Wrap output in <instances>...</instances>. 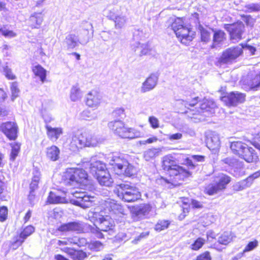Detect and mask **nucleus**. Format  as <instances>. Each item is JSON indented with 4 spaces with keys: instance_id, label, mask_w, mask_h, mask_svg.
I'll return each mask as SVG.
<instances>
[{
    "instance_id": "nucleus-19",
    "label": "nucleus",
    "mask_w": 260,
    "mask_h": 260,
    "mask_svg": "<svg viewBox=\"0 0 260 260\" xmlns=\"http://www.w3.org/2000/svg\"><path fill=\"white\" fill-rule=\"evenodd\" d=\"M239 157L244 159L248 163L256 162L259 159L255 150L252 147L248 146L247 145Z\"/></svg>"
},
{
    "instance_id": "nucleus-48",
    "label": "nucleus",
    "mask_w": 260,
    "mask_h": 260,
    "mask_svg": "<svg viewBox=\"0 0 260 260\" xmlns=\"http://www.w3.org/2000/svg\"><path fill=\"white\" fill-rule=\"evenodd\" d=\"M170 222L168 220H159L155 225V229L157 231H161L168 228Z\"/></svg>"
},
{
    "instance_id": "nucleus-46",
    "label": "nucleus",
    "mask_w": 260,
    "mask_h": 260,
    "mask_svg": "<svg viewBox=\"0 0 260 260\" xmlns=\"http://www.w3.org/2000/svg\"><path fill=\"white\" fill-rule=\"evenodd\" d=\"M10 89L12 94L11 100L14 101L19 96L20 93V90L18 87V83L16 82H12L10 86Z\"/></svg>"
},
{
    "instance_id": "nucleus-30",
    "label": "nucleus",
    "mask_w": 260,
    "mask_h": 260,
    "mask_svg": "<svg viewBox=\"0 0 260 260\" xmlns=\"http://www.w3.org/2000/svg\"><path fill=\"white\" fill-rule=\"evenodd\" d=\"M41 173L39 170L35 168L33 170L31 181L29 184V191H35L38 188V184L40 180Z\"/></svg>"
},
{
    "instance_id": "nucleus-7",
    "label": "nucleus",
    "mask_w": 260,
    "mask_h": 260,
    "mask_svg": "<svg viewBox=\"0 0 260 260\" xmlns=\"http://www.w3.org/2000/svg\"><path fill=\"white\" fill-rule=\"evenodd\" d=\"M66 178L67 183L71 186H76L85 183L87 181L88 175L82 169L71 168L67 171Z\"/></svg>"
},
{
    "instance_id": "nucleus-21",
    "label": "nucleus",
    "mask_w": 260,
    "mask_h": 260,
    "mask_svg": "<svg viewBox=\"0 0 260 260\" xmlns=\"http://www.w3.org/2000/svg\"><path fill=\"white\" fill-rule=\"evenodd\" d=\"M101 96L96 91L90 92L87 96L86 105L90 107L96 108L100 104Z\"/></svg>"
},
{
    "instance_id": "nucleus-27",
    "label": "nucleus",
    "mask_w": 260,
    "mask_h": 260,
    "mask_svg": "<svg viewBox=\"0 0 260 260\" xmlns=\"http://www.w3.org/2000/svg\"><path fill=\"white\" fill-rule=\"evenodd\" d=\"M198 29L200 34L201 41L207 43L211 40V30L212 28L204 27L201 24L198 25Z\"/></svg>"
},
{
    "instance_id": "nucleus-37",
    "label": "nucleus",
    "mask_w": 260,
    "mask_h": 260,
    "mask_svg": "<svg viewBox=\"0 0 260 260\" xmlns=\"http://www.w3.org/2000/svg\"><path fill=\"white\" fill-rule=\"evenodd\" d=\"M248 89L256 91L260 87V74L255 75L251 80L247 82Z\"/></svg>"
},
{
    "instance_id": "nucleus-35",
    "label": "nucleus",
    "mask_w": 260,
    "mask_h": 260,
    "mask_svg": "<svg viewBox=\"0 0 260 260\" xmlns=\"http://www.w3.org/2000/svg\"><path fill=\"white\" fill-rule=\"evenodd\" d=\"M32 70L35 75L39 77L43 83L46 80V71L40 64L34 66Z\"/></svg>"
},
{
    "instance_id": "nucleus-53",
    "label": "nucleus",
    "mask_w": 260,
    "mask_h": 260,
    "mask_svg": "<svg viewBox=\"0 0 260 260\" xmlns=\"http://www.w3.org/2000/svg\"><path fill=\"white\" fill-rule=\"evenodd\" d=\"M222 161L232 168L236 167L238 165V160L234 157H227L222 160Z\"/></svg>"
},
{
    "instance_id": "nucleus-9",
    "label": "nucleus",
    "mask_w": 260,
    "mask_h": 260,
    "mask_svg": "<svg viewBox=\"0 0 260 260\" xmlns=\"http://www.w3.org/2000/svg\"><path fill=\"white\" fill-rule=\"evenodd\" d=\"M75 199L70 200V203L83 208H87L92 206L94 202V197L87 195L85 192L76 191L73 193Z\"/></svg>"
},
{
    "instance_id": "nucleus-17",
    "label": "nucleus",
    "mask_w": 260,
    "mask_h": 260,
    "mask_svg": "<svg viewBox=\"0 0 260 260\" xmlns=\"http://www.w3.org/2000/svg\"><path fill=\"white\" fill-rule=\"evenodd\" d=\"M158 79V74L157 73L151 74L142 83L141 92L145 93L154 89L157 84Z\"/></svg>"
},
{
    "instance_id": "nucleus-6",
    "label": "nucleus",
    "mask_w": 260,
    "mask_h": 260,
    "mask_svg": "<svg viewBox=\"0 0 260 260\" xmlns=\"http://www.w3.org/2000/svg\"><path fill=\"white\" fill-rule=\"evenodd\" d=\"M108 126L114 134L122 138L132 139L139 137L141 135L140 132L134 128L126 127L121 120L111 121L108 123Z\"/></svg>"
},
{
    "instance_id": "nucleus-25",
    "label": "nucleus",
    "mask_w": 260,
    "mask_h": 260,
    "mask_svg": "<svg viewBox=\"0 0 260 260\" xmlns=\"http://www.w3.org/2000/svg\"><path fill=\"white\" fill-rule=\"evenodd\" d=\"M43 20L42 13H34L29 17V25L32 28H39Z\"/></svg>"
},
{
    "instance_id": "nucleus-15",
    "label": "nucleus",
    "mask_w": 260,
    "mask_h": 260,
    "mask_svg": "<svg viewBox=\"0 0 260 260\" xmlns=\"http://www.w3.org/2000/svg\"><path fill=\"white\" fill-rule=\"evenodd\" d=\"M245 94L238 91L231 92L223 96L222 100L228 106H236L243 103L245 100Z\"/></svg>"
},
{
    "instance_id": "nucleus-57",
    "label": "nucleus",
    "mask_w": 260,
    "mask_h": 260,
    "mask_svg": "<svg viewBox=\"0 0 260 260\" xmlns=\"http://www.w3.org/2000/svg\"><path fill=\"white\" fill-rule=\"evenodd\" d=\"M258 246V241L256 240H255L253 241H251L249 242V243L245 247L244 250H243L244 252H248L253 250Z\"/></svg>"
},
{
    "instance_id": "nucleus-28",
    "label": "nucleus",
    "mask_w": 260,
    "mask_h": 260,
    "mask_svg": "<svg viewBox=\"0 0 260 260\" xmlns=\"http://www.w3.org/2000/svg\"><path fill=\"white\" fill-rule=\"evenodd\" d=\"M106 168L105 164L101 161H96L90 164L89 167L90 172L95 177L103 170H105Z\"/></svg>"
},
{
    "instance_id": "nucleus-47",
    "label": "nucleus",
    "mask_w": 260,
    "mask_h": 260,
    "mask_svg": "<svg viewBox=\"0 0 260 260\" xmlns=\"http://www.w3.org/2000/svg\"><path fill=\"white\" fill-rule=\"evenodd\" d=\"M24 240L25 239L20 235L14 237L11 245V248L13 249H16L23 243Z\"/></svg>"
},
{
    "instance_id": "nucleus-8",
    "label": "nucleus",
    "mask_w": 260,
    "mask_h": 260,
    "mask_svg": "<svg viewBox=\"0 0 260 260\" xmlns=\"http://www.w3.org/2000/svg\"><path fill=\"white\" fill-rule=\"evenodd\" d=\"M243 47L237 46L226 49L218 59L221 64L231 63L243 53Z\"/></svg>"
},
{
    "instance_id": "nucleus-59",
    "label": "nucleus",
    "mask_w": 260,
    "mask_h": 260,
    "mask_svg": "<svg viewBox=\"0 0 260 260\" xmlns=\"http://www.w3.org/2000/svg\"><path fill=\"white\" fill-rule=\"evenodd\" d=\"M28 200L31 206H34L37 202V197L36 196L35 191H29L28 196Z\"/></svg>"
},
{
    "instance_id": "nucleus-10",
    "label": "nucleus",
    "mask_w": 260,
    "mask_h": 260,
    "mask_svg": "<svg viewBox=\"0 0 260 260\" xmlns=\"http://www.w3.org/2000/svg\"><path fill=\"white\" fill-rule=\"evenodd\" d=\"M128 208L133 219L136 221L144 219L151 209V206L149 204H141Z\"/></svg>"
},
{
    "instance_id": "nucleus-61",
    "label": "nucleus",
    "mask_w": 260,
    "mask_h": 260,
    "mask_svg": "<svg viewBox=\"0 0 260 260\" xmlns=\"http://www.w3.org/2000/svg\"><path fill=\"white\" fill-rule=\"evenodd\" d=\"M168 139L171 141L180 140L182 138V134L180 133L168 135Z\"/></svg>"
},
{
    "instance_id": "nucleus-51",
    "label": "nucleus",
    "mask_w": 260,
    "mask_h": 260,
    "mask_svg": "<svg viewBox=\"0 0 260 260\" xmlns=\"http://www.w3.org/2000/svg\"><path fill=\"white\" fill-rule=\"evenodd\" d=\"M87 229L92 233L95 234L96 237L98 238H104L103 234L101 233V230L100 228L95 225V226H92L88 224Z\"/></svg>"
},
{
    "instance_id": "nucleus-1",
    "label": "nucleus",
    "mask_w": 260,
    "mask_h": 260,
    "mask_svg": "<svg viewBox=\"0 0 260 260\" xmlns=\"http://www.w3.org/2000/svg\"><path fill=\"white\" fill-rule=\"evenodd\" d=\"M98 143L97 138L92 134L86 132H77L72 135L70 148L73 151H76L86 147L96 146Z\"/></svg>"
},
{
    "instance_id": "nucleus-52",
    "label": "nucleus",
    "mask_w": 260,
    "mask_h": 260,
    "mask_svg": "<svg viewBox=\"0 0 260 260\" xmlns=\"http://www.w3.org/2000/svg\"><path fill=\"white\" fill-rule=\"evenodd\" d=\"M245 8L246 9V12L248 13H252L260 11V4L251 3L245 5Z\"/></svg>"
},
{
    "instance_id": "nucleus-20",
    "label": "nucleus",
    "mask_w": 260,
    "mask_h": 260,
    "mask_svg": "<svg viewBox=\"0 0 260 260\" xmlns=\"http://www.w3.org/2000/svg\"><path fill=\"white\" fill-rule=\"evenodd\" d=\"M78 37L74 34H69L63 41V47L68 50H73L79 46Z\"/></svg>"
},
{
    "instance_id": "nucleus-55",
    "label": "nucleus",
    "mask_w": 260,
    "mask_h": 260,
    "mask_svg": "<svg viewBox=\"0 0 260 260\" xmlns=\"http://www.w3.org/2000/svg\"><path fill=\"white\" fill-rule=\"evenodd\" d=\"M2 68L6 77L8 79L13 80L16 78V76L13 74L11 69L8 66H5Z\"/></svg>"
},
{
    "instance_id": "nucleus-31",
    "label": "nucleus",
    "mask_w": 260,
    "mask_h": 260,
    "mask_svg": "<svg viewBox=\"0 0 260 260\" xmlns=\"http://www.w3.org/2000/svg\"><path fill=\"white\" fill-rule=\"evenodd\" d=\"M137 169L133 165L127 162L125 166L123 167L121 173L118 174V175H123L126 177H133L136 175Z\"/></svg>"
},
{
    "instance_id": "nucleus-13",
    "label": "nucleus",
    "mask_w": 260,
    "mask_h": 260,
    "mask_svg": "<svg viewBox=\"0 0 260 260\" xmlns=\"http://www.w3.org/2000/svg\"><path fill=\"white\" fill-rule=\"evenodd\" d=\"M93 217L95 218L96 222L99 223L100 230L103 232H112L114 226L113 220L109 216H103L98 213L93 214Z\"/></svg>"
},
{
    "instance_id": "nucleus-4",
    "label": "nucleus",
    "mask_w": 260,
    "mask_h": 260,
    "mask_svg": "<svg viewBox=\"0 0 260 260\" xmlns=\"http://www.w3.org/2000/svg\"><path fill=\"white\" fill-rule=\"evenodd\" d=\"M171 29L175 33L176 37L181 40L183 44H187L191 41L194 36V32L184 25L182 18H176L172 19Z\"/></svg>"
},
{
    "instance_id": "nucleus-16",
    "label": "nucleus",
    "mask_w": 260,
    "mask_h": 260,
    "mask_svg": "<svg viewBox=\"0 0 260 260\" xmlns=\"http://www.w3.org/2000/svg\"><path fill=\"white\" fill-rule=\"evenodd\" d=\"M88 224L79 222H70L61 224L58 229L60 232L74 231L78 233L84 232Z\"/></svg>"
},
{
    "instance_id": "nucleus-18",
    "label": "nucleus",
    "mask_w": 260,
    "mask_h": 260,
    "mask_svg": "<svg viewBox=\"0 0 260 260\" xmlns=\"http://www.w3.org/2000/svg\"><path fill=\"white\" fill-rule=\"evenodd\" d=\"M128 160L123 155L113 156L110 161V165L113 167L116 174H120L122 171L123 167L125 166Z\"/></svg>"
},
{
    "instance_id": "nucleus-44",
    "label": "nucleus",
    "mask_w": 260,
    "mask_h": 260,
    "mask_svg": "<svg viewBox=\"0 0 260 260\" xmlns=\"http://www.w3.org/2000/svg\"><path fill=\"white\" fill-rule=\"evenodd\" d=\"M231 234L230 232H224L219 238L218 241L220 244L226 245L232 240Z\"/></svg>"
},
{
    "instance_id": "nucleus-2",
    "label": "nucleus",
    "mask_w": 260,
    "mask_h": 260,
    "mask_svg": "<svg viewBox=\"0 0 260 260\" xmlns=\"http://www.w3.org/2000/svg\"><path fill=\"white\" fill-rule=\"evenodd\" d=\"M114 191L119 199L125 202H134L141 198L139 189L128 182L117 184Z\"/></svg>"
},
{
    "instance_id": "nucleus-42",
    "label": "nucleus",
    "mask_w": 260,
    "mask_h": 260,
    "mask_svg": "<svg viewBox=\"0 0 260 260\" xmlns=\"http://www.w3.org/2000/svg\"><path fill=\"white\" fill-rule=\"evenodd\" d=\"M107 176H104L102 178L97 179L99 183L103 186H110L113 181L110 174H106Z\"/></svg>"
},
{
    "instance_id": "nucleus-39",
    "label": "nucleus",
    "mask_w": 260,
    "mask_h": 260,
    "mask_svg": "<svg viewBox=\"0 0 260 260\" xmlns=\"http://www.w3.org/2000/svg\"><path fill=\"white\" fill-rule=\"evenodd\" d=\"M82 97V92L77 86H74L71 90L70 98L72 101L75 102Z\"/></svg>"
},
{
    "instance_id": "nucleus-56",
    "label": "nucleus",
    "mask_w": 260,
    "mask_h": 260,
    "mask_svg": "<svg viewBox=\"0 0 260 260\" xmlns=\"http://www.w3.org/2000/svg\"><path fill=\"white\" fill-rule=\"evenodd\" d=\"M112 115L113 117L117 118H123L125 117L124 109L122 108L116 109L112 112Z\"/></svg>"
},
{
    "instance_id": "nucleus-3",
    "label": "nucleus",
    "mask_w": 260,
    "mask_h": 260,
    "mask_svg": "<svg viewBox=\"0 0 260 260\" xmlns=\"http://www.w3.org/2000/svg\"><path fill=\"white\" fill-rule=\"evenodd\" d=\"M162 167L164 171L168 172L170 177H174L175 181L183 180L190 175L189 172L178 165L171 156L167 155L163 157Z\"/></svg>"
},
{
    "instance_id": "nucleus-24",
    "label": "nucleus",
    "mask_w": 260,
    "mask_h": 260,
    "mask_svg": "<svg viewBox=\"0 0 260 260\" xmlns=\"http://www.w3.org/2000/svg\"><path fill=\"white\" fill-rule=\"evenodd\" d=\"M247 144L240 141H235L230 142V148L232 152L236 155L240 156Z\"/></svg>"
},
{
    "instance_id": "nucleus-12",
    "label": "nucleus",
    "mask_w": 260,
    "mask_h": 260,
    "mask_svg": "<svg viewBox=\"0 0 260 260\" xmlns=\"http://www.w3.org/2000/svg\"><path fill=\"white\" fill-rule=\"evenodd\" d=\"M244 28V25L241 22L228 24L225 27L230 32L231 40L234 43L238 42L242 39V34Z\"/></svg>"
},
{
    "instance_id": "nucleus-45",
    "label": "nucleus",
    "mask_w": 260,
    "mask_h": 260,
    "mask_svg": "<svg viewBox=\"0 0 260 260\" xmlns=\"http://www.w3.org/2000/svg\"><path fill=\"white\" fill-rule=\"evenodd\" d=\"M81 117L83 119L90 120L96 119L97 115L93 111H91L89 110H85L81 113Z\"/></svg>"
},
{
    "instance_id": "nucleus-34",
    "label": "nucleus",
    "mask_w": 260,
    "mask_h": 260,
    "mask_svg": "<svg viewBox=\"0 0 260 260\" xmlns=\"http://www.w3.org/2000/svg\"><path fill=\"white\" fill-rule=\"evenodd\" d=\"M68 253L73 260H84L88 256L87 253L82 250L70 249Z\"/></svg>"
},
{
    "instance_id": "nucleus-64",
    "label": "nucleus",
    "mask_w": 260,
    "mask_h": 260,
    "mask_svg": "<svg viewBox=\"0 0 260 260\" xmlns=\"http://www.w3.org/2000/svg\"><path fill=\"white\" fill-rule=\"evenodd\" d=\"M211 258L209 252H206L197 257V260H211Z\"/></svg>"
},
{
    "instance_id": "nucleus-22",
    "label": "nucleus",
    "mask_w": 260,
    "mask_h": 260,
    "mask_svg": "<svg viewBox=\"0 0 260 260\" xmlns=\"http://www.w3.org/2000/svg\"><path fill=\"white\" fill-rule=\"evenodd\" d=\"M92 28V24L90 23L86 22L85 23L84 28L78 36V42L81 45H86L89 41V36L88 29Z\"/></svg>"
},
{
    "instance_id": "nucleus-36",
    "label": "nucleus",
    "mask_w": 260,
    "mask_h": 260,
    "mask_svg": "<svg viewBox=\"0 0 260 260\" xmlns=\"http://www.w3.org/2000/svg\"><path fill=\"white\" fill-rule=\"evenodd\" d=\"M160 150L157 148L149 149L144 152L143 157L145 160L149 161L159 155Z\"/></svg>"
},
{
    "instance_id": "nucleus-54",
    "label": "nucleus",
    "mask_w": 260,
    "mask_h": 260,
    "mask_svg": "<svg viewBox=\"0 0 260 260\" xmlns=\"http://www.w3.org/2000/svg\"><path fill=\"white\" fill-rule=\"evenodd\" d=\"M205 240L201 238H198L193 244L191 245L192 249L198 250L204 245Z\"/></svg>"
},
{
    "instance_id": "nucleus-40",
    "label": "nucleus",
    "mask_w": 260,
    "mask_h": 260,
    "mask_svg": "<svg viewBox=\"0 0 260 260\" xmlns=\"http://www.w3.org/2000/svg\"><path fill=\"white\" fill-rule=\"evenodd\" d=\"M252 184L251 179L248 177L244 180L238 182L234 186L235 189L237 190H242L246 188L249 187Z\"/></svg>"
},
{
    "instance_id": "nucleus-29",
    "label": "nucleus",
    "mask_w": 260,
    "mask_h": 260,
    "mask_svg": "<svg viewBox=\"0 0 260 260\" xmlns=\"http://www.w3.org/2000/svg\"><path fill=\"white\" fill-rule=\"evenodd\" d=\"M60 150L56 146L53 145L46 149L47 158L51 161H56L59 158Z\"/></svg>"
},
{
    "instance_id": "nucleus-41",
    "label": "nucleus",
    "mask_w": 260,
    "mask_h": 260,
    "mask_svg": "<svg viewBox=\"0 0 260 260\" xmlns=\"http://www.w3.org/2000/svg\"><path fill=\"white\" fill-rule=\"evenodd\" d=\"M137 50H140V53L139 54V56H140L142 55L151 54L150 53L151 49L149 48V46L147 44H140L139 43L138 46H137L136 49H135V51L136 52Z\"/></svg>"
},
{
    "instance_id": "nucleus-50",
    "label": "nucleus",
    "mask_w": 260,
    "mask_h": 260,
    "mask_svg": "<svg viewBox=\"0 0 260 260\" xmlns=\"http://www.w3.org/2000/svg\"><path fill=\"white\" fill-rule=\"evenodd\" d=\"M126 17L124 16H117L115 17V23L116 28H122L126 22Z\"/></svg>"
},
{
    "instance_id": "nucleus-38",
    "label": "nucleus",
    "mask_w": 260,
    "mask_h": 260,
    "mask_svg": "<svg viewBox=\"0 0 260 260\" xmlns=\"http://www.w3.org/2000/svg\"><path fill=\"white\" fill-rule=\"evenodd\" d=\"M11 151L10 155V159L11 161H14L18 156L20 150V144L13 143L11 144Z\"/></svg>"
},
{
    "instance_id": "nucleus-14",
    "label": "nucleus",
    "mask_w": 260,
    "mask_h": 260,
    "mask_svg": "<svg viewBox=\"0 0 260 260\" xmlns=\"http://www.w3.org/2000/svg\"><path fill=\"white\" fill-rule=\"evenodd\" d=\"M0 129L10 140H15L17 138L18 127L16 122L8 121L3 123Z\"/></svg>"
},
{
    "instance_id": "nucleus-58",
    "label": "nucleus",
    "mask_w": 260,
    "mask_h": 260,
    "mask_svg": "<svg viewBox=\"0 0 260 260\" xmlns=\"http://www.w3.org/2000/svg\"><path fill=\"white\" fill-rule=\"evenodd\" d=\"M8 214V209L5 206H3L0 208V220L1 221H5L7 217Z\"/></svg>"
},
{
    "instance_id": "nucleus-32",
    "label": "nucleus",
    "mask_w": 260,
    "mask_h": 260,
    "mask_svg": "<svg viewBox=\"0 0 260 260\" xmlns=\"http://www.w3.org/2000/svg\"><path fill=\"white\" fill-rule=\"evenodd\" d=\"M220 142L218 135L213 134L210 138L208 139L207 145V147L211 150H215L218 149L220 146Z\"/></svg>"
},
{
    "instance_id": "nucleus-63",
    "label": "nucleus",
    "mask_w": 260,
    "mask_h": 260,
    "mask_svg": "<svg viewBox=\"0 0 260 260\" xmlns=\"http://www.w3.org/2000/svg\"><path fill=\"white\" fill-rule=\"evenodd\" d=\"M239 46L240 47H243V49H246L247 50H249V52L251 53V55H254L255 54V52L256 51V48L254 47L253 46H250L248 44H240Z\"/></svg>"
},
{
    "instance_id": "nucleus-5",
    "label": "nucleus",
    "mask_w": 260,
    "mask_h": 260,
    "mask_svg": "<svg viewBox=\"0 0 260 260\" xmlns=\"http://www.w3.org/2000/svg\"><path fill=\"white\" fill-rule=\"evenodd\" d=\"M199 99V98L197 96L193 98L191 102L182 100L178 101L182 105H184L186 108L188 109V110L186 111L185 113L187 114L188 116L190 117V118H193V117H191L190 115L191 114L192 115H196L198 114H204L206 112H209V113L211 114L213 113V109L216 106V104L214 101L212 100H206L203 103L201 104L199 109L197 110L190 109L188 106L193 107L198 103Z\"/></svg>"
},
{
    "instance_id": "nucleus-23",
    "label": "nucleus",
    "mask_w": 260,
    "mask_h": 260,
    "mask_svg": "<svg viewBox=\"0 0 260 260\" xmlns=\"http://www.w3.org/2000/svg\"><path fill=\"white\" fill-rule=\"evenodd\" d=\"M45 128L47 129V136L51 140H57L62 134V129L60 127H52L46 124Z\"/></svg>"
},
{
    "instance_id": "nucleus-62",
    "label": "nucleus",
    "mask_w": 260,
    "mask_h": 260,
    "mask_svg": "<svg viewBox=\"0 0 260 260\" xmlns=\"http://www.w3.org/2000/svg\"><path fill=\"white\" fill-rule=\"evenodd\" d=\"M149 234V233L148 232H142L135 238L133 241V243L135 244L137 243L138 242L140 241L141 239L146 238L148 236Z\"/></svg>"
},
{
    "instance_id": "nucleus-33",
    "label": "nucleus",
    "mask_w": 260,
    "mask_h": 260,
    "mask_svg": "<svg viewBox=\"0 0 260 260\" xmlns=\"http://www.w3.org/2000/svg\"><path fill=\"white\" fill-rule=\"evenodd\" d=\"M48 202L50 204L67 203L68 201L65 197H61L55 193L50 191L48 197Z\"/></svg>"
},
{
    "instance_id": "nucleus-11",
    "label": "nucleus",
    "mask_w": 260,
    "mask_h": 260,
    "mask_svg": "<svg viewBox=\"0 0 260 260\" xmlns=\"http://www.w3.org/2000/svg\"><path fill=\"white\" fill-rule=\"evenodd\" d=\"M230 181L229 176L222 174L217 182L208 185L205 188V191L209 195H213L224 189Z\"/></svg>"
},
{
    "instance_id": "nucleus-60",
    "label": "nucleus",
    "mask_w": 260,
    "mask_h": 260,
    "mask_svg": "<svg viewBox=\"0 0 260 260\" xmlns=\"http://www.w3.org/2000/svg\"><path fill=\"white\" fill-rule=\"evenodd\" d=\"M149 122L153 128H156L159 127V122L156 117L154 116H150L149 118Z\"/></svg>"
},
{
    "instance_id": "nucleus-49",
    "label": "nucleus",
    "mask_w": 260,
    "mask_h": 260,
    "mask_svg": "<svg viewBox=\"0 0 260 260\" xmlns=\"http://www.w3.org/2000/svg\"><path fill=\"white\" fill-rule=\"evenodd\" d=\"M35 231V228L31 226H27L20 234L24 239H26L28 236H29Z\"/></svg>"
},
{
    "instance_id": "nucleus-43",
    "label": "nucleus",
    "mask_w": 260,
    "mask_h": 260,
    "mask_svg": "<svg viewBox=\"0 0 260 260\" xmlns=\"http://www.w3.org/2000/svg\"><path fill=\"white\" fill-rule=\"evenodd\" d=\"M88 248L91 250L99 251L103 249L104 246L99 241H92L88 243Z\"/></svg>"
},
{
    "instance_id": "nucleus-26",
    "label": "nucleus",
    "mask_w": 260,
    "mask_h": 260,
    "mask_svg": "<svg viewBox=\"0 0 260 260\" xmlns=\"http://www.w3.org/2000/svg\"><path fill=\"white\" fill-rule=\"evenodd\" d=\"M214 32L213 36V45L212 47H215L223 42L226 39V35L225 32L221 30L212 29Z\"/></svg>"
}]
</instances>
